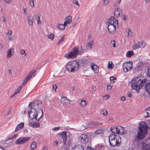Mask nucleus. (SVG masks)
Masks as SVG:
<instances>
[{"label":"nucleus","mask_w":150,"mask_h":150,"mask_svg":"<svg viewBox=\"0 0 150 150\" xmlns=\"http://www.w3.org/2000/svg\"><path fill=\"white\" fill-rule=\"evenodd\" d=\"M30 139V137H20L15 141V144H22L29 141Z\"/></svg>","instance_id":"nucleus-10"},{"label":"nucleus","mask_w":150,"mask_h":150,"mask_svg":"<svg viewBox=\"0 0 150 150\" xmlns=\"http://www.w3.org/2000/svg\"><path fill=\"white\" fill-rule=\"evenodd\" d=\"M116 25L108 24L107 28L109 32L111 34L114 33L116 32Z\"/></svg>","instance_id":"nucleus-14"},{"label":"nucleus","mask_w":150,"mask_h":150,"mask_svg":"<svg viewBox=\"0 0 150 150\" xmlns=\"http://www.w3.org/2000/svg\"><path fill=\"white\" fill-rule=\"evenodd\" d=\"M87 61L85 59H82L79 61V63L81 66H83L86 64Z\"/></svg>","instance_id":"nucleus-31"},{"label":"nucleus","mask_w":150,"mask_h":150,"mask_svg":"<svg viewBox=\"0 0 150 150\" xmlns=\"http://www.w3.org/2000/svg\"><path fill=\"white\" fill-rule=\"evenodd\" d=\"M119 127L120 133H121L122 134H123V133L124 132V130L125 129L124 128L120 126H119Z\"/></svg>","instance_id":"nucleus-46"},{"label":"nucleus","mask_w":150,"mask_h":150,"mask_svg":"<svg viewBox=\"0 0 150 150\" xmlns=\"http://www.w3.org/2000/svg\"><path fill=\"white\" fill-rule=\"evenodd\" d=\"M127 35L128 36L131 37L132 35V31L131 30H130L129 29L128 30V32L127 33Z\"/></svg>","instance_id":"nucleus-50"},{"label":"nucleus","mask_w":150,"mask_h":150,"mask_svg":"<svg viewBox=\"0 0 150 150\" xmlns=\"http://www.w3.org/2000/svg\"><path fill=\"white\" fill-rule=\"evenodd\" d=\"M33 123L29 121H28V125L29 126L32 127V125H33Z\"/></svg>","instance_id":"nucleus-63"},{"label":"nucleus","mask_w":150,"mask_h":150,"mask_svg":"<svg viewBox=\"0 0 150 150\" xmlns=\"http://www.w3.org/2000/svg\"><path fill=\"white\" fill-rule=\"evenodd\" d=\"M13 48H11L8 50L7 56L8 57V58L10 57L12 55V51H14Z\"/></svg>","instance_id":"nucleus-30"},{"label":"nucleus","mask_w":150,"mask_h":150,"mask_svg":"<svg viewBox=\"0 0 150 150\" xmlns=\"http://www.w3.org/2000/svg\"><path fill=\"white\" fill-rule=\"evenodd\" d=\"M114 66L113 63L111 61H109L108 66V68L112 69L114 68Z\"/></svg>","instance_id":"nucleus-36"},{"label":"nucleus","mask_w":150,"mask_h":150,"mask_svg":"<svg viewBox=\"0 0 150 150\" xmlns=\"http://www.w3.org/2000/svg\"><path fill=\"white\" fill-rule=\"evenodd\" d=\"M103 125L102 122H100L97 121H93V122H89L87 125H85L86 128L91 127H97L99 126L102 125Z\"/></svg>","instance_id":"nucleus-7"},{"label":"nucleus","mask_w":150,"mask_h":150,"mask_svg":"<svg viewBox=\"0 0 150 150\" xmlns=\"http://www.w3.org/2000/svg\"><path fill=\"white\" fill-rule=\"evenodd\" d=\"M144 87L145 89V91H146V89H150V82H148V81L147 82L145 85H144Z\"/></svg>","instance_id":"nucleus-35"},{"label":"nucleus","mask_w":150,"mask_h":150,"mask_svg":"<svg viewBox=\"0 0 150 150\" xmlns=\"http://www.w3.org/2000/svg\"><path fill=\"white\" fill-rule=\"evenodd\" d=\"M143 115L144 118H146L150 116V107L147 108L146 110H144L143 112Z\"/></svg>","instance_id":"nucleus-20"},{"label":"nucleus","mask_w":150,"mask_h":150,"mask_svg":"<svg viewBox=\"0 0 150 150\" xmlns=\"http://www.w3.org/2000/svg\"><path fill=\"white\" fill-rule=\"evenodd\" d=\"M133 63L131 61H127L123 63V69L125 72H127L131 70L133 68Z\"/></svg>","instance_id":"nucleus-6"},{"label":"nucleus","mask_w":150,"mask_h":150,"mask_svg":"<svg viewBox=\"0 0 150 150\" xmlns=\"http://www.w3.org/2000/svg\"><path fill=\"white\" fill-rule=\"evenodd\" d=\"M60 101L62 103L65 105L68 104L70 103V100L65 97H62Z\"/></svg>","instance_id":"nucleus-19"},{"label":"nucleus","mask_w":150,"mask_h":150,"mask_svg":"<svg viewBox=\"0 0 150 150\" xmlns=\"http://www.w3.org/2000/svg\"><path fill=\"white\" fill-rule=\"evenodd\" d=\"M57 144H58V142H55L54 143L53 145H54V146H57Z\"/></svg>","instance_id":"nucleus-62"},{"label":"nucleus","mask_w":150,"mask_h":150,"mask_svg":"<svg viewBox=\"0 0 150 150\" xmlns=\"http://www.w3.org/2000/svg\"><path fill=\"white\" fill-rule=\"evenodd\" d=\"M71 18V16H70L66 17L65 18L66 21L64 22V25H67L68 24L70 23L72 21Z\"/></svg>","instance_id":"nucleus-22"},{"label":"nucleus","mask_w":150,"mask_h":150,"mask_svg":"<svg viewBox=\"0 0 150 150\" xmlns=\"http://www.w3.org/2000/svg\"><path fill=\"white\" fill-rule=\"evenodd\" d=\"M122 18L124 20H126V16L125 15H123L122 17Z\"/></svg>","instance_id":"nucleus-61"},{"label":"nucleus","mask_w":150,"mask_h":150,"mask_svg":"<svg viewBox=\"0 0 150 150\" xmlns=\"http://www.w3.org/2000/svg\"><path fill=\"white\" fill-rule=\"evenodd\" d=\"M36 19L38 21V24H40L41 23V22L40 21V17L39 16H38L36 18Z\"/></svg>","instance_id":"nucleus-53"},{"label":"nucleus","mask_w":150,"mask_h":150,"mask_svg":"<svg viewBox=\"0 0 150 150\" xmlns=\"http://www.w3.org/2000/svg\"><path fill=\"white\" fill-rule=\"evenodd\" d=\"M148 81L146 79H144L142 80L141 79V80L139 81L140 86H142V88L143 86H144L146 82Z\"/></svg>","instance_id":"nucleus-29"},{"label":"nucleus","mask_w":150,"mask_h":150,"mask_svg":"<svg viewBox=\"0 0 150 150\" xmlns=\"http://www.w3.org/2000/svg\"><path fill=\"white\" fill-rule=\"evenodd\" d=\"M142 145L143 150H150V138L146 139L142 143Z\"/></svg>","instance_id":"nucleus-11"},{"label":"nucleus","mask_w":150,"mask_h":150,"mask_svg":"<svg viewBox=\"0 0 150 150\" xmlns=\"http://www.w3.org/2000/svg\"><path fill=\"white\" fill-rule=\"evenodd\" d=\"M80 47L81 48V49L79 51L78 54L81 55L84 53V51L83 50L82 48L83 47L82 46H80Z\"/></svg>","instance_id":"nucleus-47"},{"label":"nucleus","mask_w":150,"mask_h":150,"mask_svg":"<svg viewBox=\"0 0 150 150\" xmlns=\"http://www.w3.org/2000/svg\"><path fill=\"white\" fill-rule=\"evenodd\" d=\"M140 63L137 64L135 68L134 69V70L135 71H138L142 70V64H140L142 63L141 61L140 62Z\"/></svg>","instance_id":"nucleus-21"},{"label":"nucleus","mask_w":150,"mask_h":150,"mask_svg":"<svg viewBox=\"0 0 150 150\" xmlns=\"http://www.w3.org/2000/svg\"><path fill=\"white\" fill-rule=\"evenodd\" d=\"M91 67L92 70H93L95 73H98L99 71V67L94 63H92L91 64Z\"/></svg>","instance_id":"nucleus-18"},{"label":"nucleus","mask_w":150,"mask_h":150,"mask_svg":"<svg viewBox=\"0 0 150 150\" xmlns=\"http://www.w3.org/2000/svg\"><path fill=\"white\" fill-rule=\"evenodd\" d=\"M95 147V149L90 147H87V150H104V146L100 144H97Z\"/></svg>","instance_id":"nucleus-15"},{"label":"nucleus","mask_w":150,"mask_h":150,"mask_svg":"<svg viewBox=\"0 0 150 150\" xmlns=\"http://www.w3.org/2000/svg\"><path fill=\"white\" fill-rule=\"evenodd\" d=\"M80 104L83 106L86 105V102L85 100H82L80 103Z\"/></svg>","instance_id":"nucleus-51"},{"label":"nucleus","mask_w":150,"mask_h":150,"mask_svg":"<svg viewBox=\"0 0 150 150\" xmlns=\"http://www.w3.org/2000/svg\"><path fill=\"white\" fill-rule=\"evenodd\" d=\"M60 128V127H55L53 128V129L54 131H57Z\"/></svg>","instance_id":"nucleus-58"},{"label":"nucleus","mask_w":150,"mask_h":150,"mask_svg":"<svg viewBox=\"0 0 150 150\" xmlns=\"http://www.w3.org/2000/svg\"><path fill=\"white\" fill-rule=\"evenodd\" d=\"M120 142V140H114L112 139H111L110 141H109L110 146L113 147L119 146Z\"/></svg>","instance_id":"nucleus-17"},{"label":"nucleus","mask_w":150,"mask_h":150,"mask_svg":"<svg viewBox=\"0 0 150 150\" xmlns=\"http://www.w3.org/2000/svg\"><path fill=\"white\" fill-rule=\"evenodd\" d=\"M34 2V1L33 0H30L29 1V4L32 8H34L35 7Z\"/></svg>","instance_id":"nucleus-45"},{"label":"nucleus","mask_w":150,"mask_h":150,"mask_svg":"<svg viewBox=\"0 0 150 150\" xmlns=\"http://www.w3.org/2000/svg\"><path fill=\"white\" fill-rule=\"evenodd\" d=\"M147 74L148 76L150 77V68L148 69V71Z\"/></svg>","instance_id":"nucleus-59"},{"label":"nucleus","mask_w":150,"mask_h":150,"mask_svg":"<svg viewBox=\"0 0 150 150\" xmlns=\"http://www.w3.org/2000/svg\"><path fill=\"white\" fill-rule=\"evenodd\" d=\"M134 54V52L132 51H128L126 54V56L127 57H130Z\"/></svg>","instance_id":"nucleus-33"},{"label":"nucleus","mask_w":150,"mask_h":150,"mask_svg":"<svg viewBox=\"0 0 150 150\" xmlns=\"http://www.w3.org/2000/svg\"><path fill=\"white\" fill-rule=\"evenodd\" d=\"M141 80L140 76H135L131 81L130 85L132 88L135 90H139L142 88V86H140L139 81Z\"/></svg>","instance_id":"nucleus-4"},{"label":"nucleus","mask_w":150,"mask_h":150,"mask_svg":"<svg viewBox=\"0 0 150 150\" xmlns=\"http://www.w3.org/2000/svg\"><path fill=\"white\" fill-rule=\"evenodd\" d=\"M143 42L142 41L138 42L136 45H134V46L133 47V49L134 50L139 49L143 45Z\"/></svg>","instance_id":"nucleus-25"},{"label":"nucleus","mask_w":150,"mask_h":150,"mask_svg":"<svg viewBox=\"0 0 150 150\" xmlns=\"http://www.w3.org/2000/svg\"><path fill=\"white\" fill-rule=\"evenodd\" d=\"M38 112L34 108H31L29 110L28 115L31 120L35 119L36 120L38 121L42 117L43 114L42 108H38Z\"/></svg>","instance_id":"nucleus-1"},{"label":"nucleus","mask_w":150,"mask_h":150,"mask_svg":"<svg viewBox=\"0 0 150 150\" xmlns=\"http://www.w3.org/2000/svg\"><path fill=\"white\" fill-rule=\"evenodd\" d=\"M107 24H110V25H117L118 28H119L118 23V20L116 19L113 16H111L108 19L107 22Z\"/></svg>","instance_id":"nucleus-12"},{"label":"nucleus","mask_w":150,"mask_h":150,"mask_svg":"<svg viewBox=\"0 0 150 150\" xmlns=\"http://www.w3.org/2000/svg\"><path fill=\"white\" fill-rule=\"evenodd\" d=\"M67 25H64V24H59L58 26V28L61 30H63L65 29V27Z\"/></svg>","instance_id":"nucleus-34"},{"label":"nucleus","mask_w":150,"mask_h":150,"mask_svg":"<svg viewBox=\"0 0 150 150\" xmlns=\"http://www.w3.org/2000/svg\"><path fill=\"white\" fill-rule=\"evenodd\" d=\"M73 150H84L83 147L80 144L76 145L72 148Z\"/></svg>","instance_id":"nucleus-27"},{"label":"nucleus","mask_w":150,"mask_h":150,"mask_svg":"<svg viewBox=\"0 0 150 150\" xmlns=\"http://www.w3.org/2000/svg\"><path fill=\"white\" fill-rule=\"evenodd\" d=\"M36 74L35 70H32L24 79L23 84H25L31 78L34 77Z\"/></svg>","instance_id":"nucleus-9"},{"label":"nucleus","mask_w":150,"mask_h":150,"mask_svg":"<svg viewBox=\"0 0 150 150\" xmlns=\"http://www.w3.org/2000/svg\"><path fill=\"white\" fill-rule=\"evenodd\" d=\"M115 10L114 11V14L116 17H119L122 11L120 9V8H117L115 9Z\"/></svg>","instance_id":"nucleus-26"},{"label":"nucleus","mask_w":150,"mask_h":150,"mask_svg":"<svg viewBox=\"0 0 150 150\" xmlns=\"http://www.w3.org/2000/svg\"><path fill=\"white\" fill-rule=\"evenodd\" d=\"M110 79L111 82H112V83H114L115 82V80H116L117 78L115 77L111 76L110 77Z\"/></svg>","instance_id":"nucleus-40"},{"label":"nucleus","mask_w":150,"mask_h":150,"mask_svg":"<svg viewBox=\"0 0 150 150\" xmlns=\"http://www.w3.org/2000/svg\"><path fill=\"white\" fill-rule=\"evenodd\" d=\"M104 2V5H106L108 3L109 0H103Z\"/></svg>","instance_id":"nucleus-57"},{"label":"nucleus","mask_w":150,"mask_h":150,"mask_svg":"<svg viewBox=\"0 0 150 150\" xmlns=\"http://www.w3.org/2000/svg\"><path fill=\"white\" fill-rule=\"evenodd\" d=\"M36 146V144L35 142H33L30 145V148L32 149H35Z\"/></svg>","instance_id":"nucleus-38"},{"label":"nucleus","mask_w":150,"mask_h":150,"mask_svg":"<svg viewBox=\"0 0 150 150\" xmlns=\"http://www.w3.org/2000/svg\"><path fill=\"white\" fill-rule=\"evenodd\" d=\"M139 130L137 131L136 138L138 140H140L144 138L148 130V127L144 121L139 123Z\"/></svg>","instance_id":"nucleus-2"},{"label":"nucleus","mask_w":150,"mask_h":150,"mask_svg":"<svg viewBox=\"0 0 150 150\" xmlns=\"http://www.w3.org/2000/svg\"><path fill=\"white\" fill-rule=\"evenodd\" d=\"M94 42L93 41H90L88 44V46L90 48V49H91L92 48V45L93 44Z\"/></svg>","instance_id":"nucleus-43"},{"label":"nucleus","mask_w":150,"mask_h":150,"mask_svg":"<svg viewBox=\"0 0 150 150\" xmlns=\"http://www.w3.org/2000/svg\"><path fill=\"white\" fill-rule=\"evenodd\" d=\"M95 134H103V132L101 129H98L95 132Z\"/></svg>","instance_id":"nucleus-37"},{"label":"nucleus","mask_w":150,"mask_h":150,"mask_svg":"<svg viewBox=\"0 0 150 150\" xmlns=\"http://www.w3.org/2000/svg\"><path fill=\"white\" fill-rule=\"evenodd\" d=\"M39 101L38 100L34 101L30 103L28 105V107L30 108H33V107L38 105L39 104Z\"/></svg>","instance_id":"nucleus-24"},{"label":"nucleus","mask_w":150,"mask_h":150,"mask_svg":"<svg viewBox=\"0 0 150 150\" xmlns=\"http://www.w3.org/2000/svg\"><path fill=\"white\" fill-rule=\"evenodd\" d=\"M21 53L22 54H23L24 55H26V53L23 50H22L21 51Z\"/></svg>","instance_id":"nucleus-56"},{"label":"nucleus","mask_w":150,"mask_h":150,"mask_svg":"<svg viewBox=\"0 0 150 150\" xmlns=\"http://www.w3.org/2000/svg\"><path fill=\"white\" fill-rule=\"evenodd\" d=\"M58 135L59 138L62 139L63 145H66L67 139V132L65 131L61 132L58 134Z\"/></svg>","instance_id":"nucleus-8"},{"label":"nucleus","mask_w":150,"mask_h":150,"mask_svg":"<svg viewBox=\"0 0 150 150\" xmlns=\"http://www.w3.org/2000/svg\"><path fill=\"white\" fill-rule=\"evenodd\" d=\"M47 36L49 38H50L51 40H52L54 39V35L52 33L48 35Z\"/></svg>","instance_id":"nucleus-48"},{"label":"nucleus","mask_w":150,"mask_h":150,"mask_svg":"<svg viewBox=\"0 0 150 150\" xmlns=\"http://www.w3.org/2000/svg\"><path fill=\"white\" fill-rule=\"evenodd\" d=\"M40 126V123L37 122L33 123L32 127L33 128L39 127Z\"/></svg>","instance_id":"nucleus-32"},{"label":"nucleus","mask_w":150,"mask_h":150,"mask_svg":"<svg viewBox=\"0 0 150 150\" xmlns=\"http://www.w3.org/2000/svg\"><path fill=\"white\" fill-rule=\"evenodd\" d=\"M18 134H15L13 135V136L11 138H8V140H12L13 138H16L18 137Z\"/></svg>","instance_id":"nucleus-52"},{"label":"nucleus","mask_w":150,"mask_h":150,"mask_svg":"<svg viewBox=\"0 0 150 150\" xmlns=\"http://www.w3.org/2000/svg\"><path fill=\"white\" fill-rule=\"evenodd\" d=\"M109 141H110L111 139L114 140H120L121 141V137L119 135H116L115 134H111L108 137Z\"/></svg>","instance_id":"nucleus-16"},{"label":"nucleus","mask_w":150,"mask_h":150,"mask_svg":"<svg viewBox=\"0 0 150 150\" xmlns=\"http://www.w3.org/2000/svg\"><path fill=\"white\" fill-rule=\"evenodd\" d=\"M112 87V85H111L110 84L108 83L107 84V90H110Z\"/></svg>","instance_id":"nucleus-49"},{"label":"nucleus","mask_w":150,"mask_h":150,"mask_svg":"<svg viewBox=\"0 0 150 150\" xmlns=\"http://www.w3.org/2000/svg\"><path fill=\"white\" fill-rule=\"evenodd\" d=\"M79 139L81 140V143L83 144L88 143L89 139L88 135L85 134H81Z\"/></svg>","instance_id":"nucleus-13"},{"label":"nucleus","mask_w":150,"mask_h":150,"mask_svg":"<svg viewBox=\"0 0 150 150\" xmlns=\"http://www.w3.org/2000/svg\"><path fill=\"white\" fill-rule=\"evenodd\" d=\"M115 128H117V129H116V132L117 134H120V131L119 130V126Z\"/></svg>","instance_id":"nucleus-54"},{"label":"nucleus","mask_w":150,"mask_h":150,"mask_svg":"<svg viewBox=\"0 0 150 150\" xmlns=\"http://www.w3.org/2000/svg\"><path fill=\"white\" fill-rule=\"evenodd\" d=\"M53 89L55 91H56L57 88V85L56 84L53 85Z\"/></svg>","instance_id":"nucleus-55"},{"label":"nucleus","mask_w":150,"mask_h":150,"mask_svg":"<svg viewBox=\"0 0 150 150\" xmlns=\"http://www.w3.org/2000/svg\"><path fill=\"white\" fill-rule=\"evenodd\" d=\"M27 18L29 25H33V18L32 16V14L29 15L27 17Z\"/></svg>","instance_id":"nucleus-23"},{"label":"nucleus","mask_w":150,"mask_h":150,"mask_svg":"<svg viewBox=\"0 0 150 150\" xmlns=\"http://www.w3.org/2000/svg\"><path fill=\"white\" fill-rule=\"evenodd\" d=\"M79 54V50L76 47L73 49L72 52H68L65 54L64 57L67 59H73L76 57Z\"/></svg>","instance_id":"nucleus-5"},{"label":"nucleus","mask_w":150,"mask_h":150,"mask_svg":"<svg viewBox=\"0 0 150 150\" xmlns=\"http://www.w3.org/2000/svg\"><path fill=\"white\" fill-rule=\"evenodd\" d=\"M65 38V36L64 35H63L61 39L58 41V42L57 44V45H59L61 43L64 41V39Z\"/></svg>","instance_id":"nucleus-39"},{"label":"nucleus","mask_w":150,"mask_h":150,"mask_svg":"<svg viewBox=\"0 0 150 150\" xmlns=\"http://www.w3.org/2000/svg\"><path fill=\"white\" fill-rule=\"evenodd\" d=\"M117 129V128H115V127L114 126H112L110 127V130L113 133L115 134L116 132V129Z\"/></svg>","instance_id":"nucleus-41"},{"label":"nucleus","mask_w":150,"mask_h":150,"mask_svg":"<svg viewBox=\"0 0 150 150\" xmlns=\"http://www.w3.org/2000/svg\"><path fill=\"white\" fill-rule=\"evenodd\" d=\"M24 126V123L23 122H21L20 124L18 125L16 127L15 131H16L21 130V129Z\"/></svg>","instance_id":"nucleus-28"},{"label":"nucleus","mask_w":150,"mask_h":150,"mask_svg":"<svg viewBox=\"0 0 150 150\" xmlns=\"http://www.w3.org/2000/svg\"><path fill=\"white\" fill-rule=\"evenodd\" d=\"M12 32L11 30L8 31V32L7 33V34L8 35H11V34Z\"/></svg>","instance_id":"nucleus-64"},{"label":"nucleus","mask_w":150,"mask_h":150,"mask_svg":"<svg viewBox=\"0 0 150 150\" xmlns=\"http://www.w3.org/2000/svg\"><path fill=\"white\" fill-rule=\"evenodd\" d=\"M22 89V87L21 86H19L18 88L16 90V92L14 93L15 95L18 93L20 92L21 90Z\"/></svg>","instance_id":"nucleus-44"},{"label":"nucleus","mask_w":150,"mask_h":150,"mask_svg":"<svg viewBox=\"0 0 150 150\" xmlns=\"http://www.w3.org/2000/svg\"><path fill=\"white\" fill-rule=\"evenodd\" d=\"M79 67V63L75 60L68 62L66 65L65 69L69 72H75L78 70Z\"/></svg>","instance_id":"nucleus-3"},{"label":"nucleus","mask_w":150,"mask_h":150,"mask_svg":"<svg viewBox=\"0 0 150 150\" xmlns=\"http://www.w3.org/2000/svg\"><path fill=\"white\" fill-rule=\"evenodd\" d=\"M100 113L104 116L107 115L108 113L107 111L104 110H101Z\"/></svg>","instance_id":"nucleus-42"},{"label":"nucleus","mask_w":150,"mask_h":150,"mask_svg":"<svg viewBox=\"0 0 150 150\" xmlns=\"http://www.w3.org/2000/svg\"><path fill=\"white\" fill-rule=\"evenodd\" d=\"M120 100L122 101H124L125 100V97L124 96H122Z\"/></svg>","instance_id":"nucleus-60"}]
</instances>
